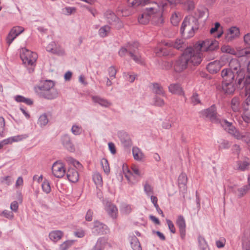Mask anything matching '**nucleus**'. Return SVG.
Wrapping results in <instances>:
<instances>
[{"instance_id": "f257e3e1", "label": "nucleus", "mask_w": 250, "mask_h": 250, "mask_svg": "<svg viewBox=\"0 0 250 250\" xmlns=\"http://www.w3.org/2000/svg\"><path fill=\"white\" fill-rule=\"evenodd\" d=\"M183 0H165L155 3L153 6H148L144 9L138 18V21L142 24H146L150 21L153 24L161 25L164 22L163 12L167 5V2L171 5L181 3Z\"/></svg>"}, {"instance_id": "f03ea898", "label": "nucleus", "mask_w": 250, "mask_h": 250, "mask_svg": "<svg viewBox=\"0 0 250 250\" xmlns=\"http://www.w3.org/2000/svg\"><path fill=\"white\" fill-rule=\"evenodd\" d=\"M201 61V53L193 48H187L175 61L173 68L175 72L180 73L186 69L188 64L198 65Z\"/></svg>"}, {"instance_id": "7ed1b4c3", "label": "nucleus", "mask_w": 250, "mask_h": 250, "mask_svg": "<svg viewBox=\"0 0 250 250\" xmlns=\"http://www.w3.org/2000/svg\"><path fill=\"white\" fill-rule=\"evenodd\" d=\"M199 28L198 20L194 17H186L180 28L182 36L185 38H190L193 36L195 31Z\"/></svg>"}, {"instance_id": "20e7f679", "label": "nucleus", "mask_w": 250, "mask_h": 250, "mask_svg": "<svg viewBox=\"0 0 250 250\" xmlns=\"http://www.w3.org/2000/svg\"><path fill=\"white\" fill-rule=\"evenodd\" d=\"M139 43L134 42L132 43H128L125 47H122L118 52L119 55L123 57L128 54L131 58L136 63H142L141 56L139 53Z\"/></svg>"}, {"instance_id": "39448f33", "label": "nucleus", "mask_w": 250, "mask_h": 250, "mask_svg": "<svg viewBox=\"0 0 250 250\" xmlns=\"http://www.w3.org/2000/svg\"><path fill=\"white\" fill-rule=\"evenodd\" d=\"M20 58L24 64L33 66L36 62L38 55L35 52L31 51L25 48H22L20 51Z\"/></svg>"}, {"instance_id": "423d86ee", "label": "nucleus", "mask_w": 250, "mask_h": 250, "mask_svg": "<svg viewBox=\"0 0 250 250\" xmlns=\"http://www.w3.org/2000/svg\"><path fill=\"white\" fill-rule=\"evenodd\" d=\"M195 48L200 53V51H213L219 48V43L215 40H206L201 43H196Z\"/></svg>"}, {"instance_id": "0eeeda50", "label": "nucleus", "mask_w": 250, "mask_h": 250, "mask_svg": "<svg viewBox=\"0 0 250 250\" xmlns=\"http://www.w3.org/2000/svg\"><path fill=\"white\" fill-rule=\"evenodd\" d=\"M104 17L109 24L117 25L118 28H120L122 26V23L119 18L111 10H107L105 12Z\"/></svg>"}, {"instance_id": "6e6552de", "label": "nucleus", "mask_w": 250, "mask_h": 250, "mask_svg": "<svg viewBox=\"0 0 250 250\" xmlns=\"http://www.w3.org/2000/svg\"><path fill=\"white\" fill-rule=\"evenodd\" d=\"M61 143L63 146L68 151L74 152L75 147L73 144L70 136L68 134H64L61 137Z\"/></svg>"}, {"instance_id": "1a4fd4ad", "label": "nucleus", "mask_w": 250, "mask_h": 250, "mask_svg": "<svg viewBox=\"0 0 250 250\" xmlns=\"http://www.w3.org/2000/svg\"><path fill=\"white\" fill-rule=\"evenodd\" d=\"M52 171L53 175L58 178H62L65 173L63 164L57 162L53 164L52 167Z\"/></svg>"}, {"instance_id": "9d476101", "label": "nucleus", "mask_w": 250, "mask_h": 250, "mask_svg": "<svg viewBox=\"0 0 250 250\" xmlns=\"http://www.w3.org/2000/svg\"><path fill=\"white\" fill-rule=\"evenodd\" d=\"M236 74L228 68H224L221 72L222 82H234Z\"/></svg>"}, {"instance_id": "9b49d317", "label": "nucleus", "mask_w": 250, "mask_h": 250, "mask_svg": "<svg viewBox=\"0 0 250 250\" xmlns=\"http://www.w3.org/2000/svg\"><path fill=\"white\" fill-rule=\"evenodd\" d=\"M40 97L47 100H52L56 98L58 96V92L54 87L43 92H40L37 94Z\"/></svg>"}, {"instance_id": "f8f14e48", "label": "nucleus", "mask_w": 250, "mask_h": 250, "mask_svg": "<svg viewBox=\"0 0 250 250\" xmlns=\"http://www.w3.org/2000/svg\"><path fill=\"white\" fill-rule=\"evenodd\" d=\"M176 224L179 228L180 237L184 240L186 236V222L184 217L180 215L178 216L176 221Z\"/></svg>"}, {"instance_id": "ddd939ff", "label": "nucleus", "mask_w": 250, "mask_h": 250, "mask_svg": "<svg viewBox=\"0 0 250 250\" xmlns=\"http://www.w3.org/2000/svg\"><path fill=\"white\" fill-rule=\"evenodd\" d=\"M222 125L225 127L226 130H228V132L233 136L236 139L240 136V132L232 125L231 123L228 122L226 120H224L221 123Z\"/></svg>"}, {"instance_id": "4468645a", "label": "nucleus", "mask_w": 250, "mask_h": 250, "mask_svg": "<svg viewBox=\"0 0 250 250\" xmlns=\"http://www.w3.org/2000/svg\"><path fill=\"white\" fill-rule=\"evenodd\" d=\"M228 68L236 75L244 72L241 68L240 62L237 59H231L229 62Z\"/></svg>"}, {"instance_id": "2eb2a0df", "label": "nucleus", "mask_w": 250, "mask_h": 250, "mask_svg": "<svg viewBox=\"0 0 250 250\" xmlns=\"http://www.w3.org/2000/svg\"><path fill=\"white\" fill-rule=\"evenodd\" d=\"M54 84L53 81L46 80L41 83L39 85L35 87V90L36 93L38 94L40 93V92H43L45 90L54 88Z\"/></svg>"}, {"instance_id": "dca6fc26", "label": "nucleus", "mask_w": 250, "mask_h": 250, "mask_svg": "<svg viewBox=\"0 0 250 250\" xmlns=\"http://www.w3.org/2000/svg\"><path fill=\"white\" fill-rule=\"evenodd\" d=\"M109 229L108 227L98 221H95V234L104 235L108 234Z\"/></svg>"}, {"instance_id": "f3484780", "label": "nucleus", "mask_w": 250, "mask_h": 250, "mask_svg": "<svg viewBox=\"0 0 250 250\" xmlns=\"http://www.w3.org/2000/svg\"><path fill=\"white\" fill-rule=\"evenodd\" d=\"M221 68V65L220 64V62L218 61H214L208 63L206 67L208 72L211 74L218 73Z\"/></svg>"}, {"instance_id": "a211bd4d", "label": "nucleus", "mask_w": 250, "mask_h": 250, "mask_svg": "<svg viewBox=\"0 0 250 250\" xmlns=\"http://www.w3.org/2000/svg\"><path fill=\"white\" fill-rule=\"evenodd\" d=\"M105 209L111 218L113 219L117 218L118 208L115 205L110 202H107L105 206Z\"/></svg>"}, {"instance_id": "6ab92c4d", "label": "nucleus", "mask_w": 250, "mask_h": 250, "mask_svg": "<svg viewBox=\"0 0 250 250\" xmlns=\"http://www.w3.org/2000/svg\"><path fill=\"white\" fill-rule=\"evenodd\" d=\"M122 145L125 147H129L132 145L131 140L129 135L125 132H120L118 134Z\"/></svg>"}, {"instance_id": "aec40b11", "label": "nucleus", "mask_w": 250, "mask_h": 250, "mask_svg": "<svg viewBox=\"0 0 250 250\" xmlns=\"http://www.w3.org/2000/svg\"><path fill=\"white\" fill-rule=\"evenodd\" d=\"M169 92L173 94L178 95H184V92L181 86L178 83H171L168 87Z\"/></svg>"}, {"instance_id": "412c9836", "label": "nucleus", "mask_w": 250, "mask_h": 250, "mask_svg": "<svg viewBox=\"0 0 250 250\" xmlns=\"http://www.w3.org/2000/svg\"><path fill=\"white\" fill-rule=\"evenodd\" d=\"M66 176L68 180L72 183L77 182L79 180V175L75 168H70L66 172Z\"/></svg>"}, {"instance_id": "4be33fe9", "label": "nucleus", "mask_w": 250, "mask_h": 250, "mask_svg": "<svg viewBox=\"0 0 250 250\" xmlns=\"http://www.w3.org/2000/svg\"><path fill=\"white\" fill-rule=\"evenodd\" d=\"M205 115L211 121H215L217 119V111L215 105L213 104L208 108L205 110Z\"/></svg>"}, {"instance_id": "5701e85b", "label": "nucleus", "mask_w": 250, "mask_h": 250, "mask_svg": "<svg viewBox=\"0 0 250 250\" xmlns=\"http://www.w3.org/2000/svg\"><path fill=\"white\" fill-rule=\"evenodd\" d=\"M222 86L224 92L228 94H232L236 88L234 82H222Z\"/></svg>"}, {"instance_id": "b1692460", "label": "nucleus", "mask_w": 250, "mask_h": 250, "mask_svg": "<svg viewBox=\"0 0 250 250\" xmlns=\"http://www.w3.org/2000/svg\"><path fill=\"white\" fill-rule=\"evenodd\" d=\"M173 47L183 52L187 48H192L188 47L186 42L183 39H177L173 42Z\"/></svg>"}, {"instance_id": "393cba45", "label": "nucleus", "mask_w": 250, "mask_h": 250, "mask_svg": "<svg viewBox=\"0 0 250 250\" xmlns=\"http://www.w3.org/2000/svg\"><path fill=\"white\" fill-rule=\"evenodd\" d=\"M46 50L49 52L53 54H57L59 55H62L64 54L63 50H59L57 49L56 43L54 42H51L46 46Z\"/></svg>"}, {"instance_id": "a878e982", "label": "nucleus", "mask_w": 250, "mask_h": 250, "mask_svg": "<svg viewBox=\"0 0 250 250\" xmlns=\"http://www.w3.org/2000/svg\"><path fill=\"white\" fill-rule=\"evenodd\" d=\"M131 246L133 250H142L138 239L134 234L129 236Z\"/></svg>"}, {"instance_id": "bb28decb", "label": "nucleus", "mask_w": 250, "mask_h": 250, "mask_svg": "<svg viewBox=\"0 0 250 250\" xmlns=\"http://www.w3.org/2000/svg\"><path fill=\"white\" fill-rule=\"evenodd\" d=\"M108 238L106 237L99 238L95 245V250H104L107 244Z\"/></svg>"}, {"instance_id": "cd10ccee", "label": "nucleus", "mask_w": 250, "mask_h": 250, "mask_svg": "<svg viewBox=\"0 0 250 250\" xmlns=\"http://www.w3.org/2000/svg\"><path fill=\"white\" fill-rule=\"evenodd\" d=\"M244 72L236 75L235 78V83H234L236 87L241 88L245 86V85H244Z\"/></svg>"}, {"instance_id": "c85d7f7f", "label": "nucleus", "mask_w": 250, "mask_h": 250, "mask_svg": "<svg viewBox=\"0 0 250 250\" xmlns=\"http://www.w3.org/2000/svg\"><path fill=\"white\" fill-rule=\"evenodd\" d=\"M63 235V232L62 231L55 230L50 232L49 237L51 240L56 243L62 238Z\"/></svg>"}, {"instance_id": "c756f323", "label": "nucleus", "mask_w": 250, "mask_h": 250, "mask_svg": "<svg viewBox=\"0 0 250 250\" xmlns=\"http://www.w3.org/2000/svg\"><path fill=\"white\" fill-rule=\"evenodd\" d=\"M231 108L234 112L240 111V98L238 97H234L231 101Z\"/></svg>"}, {"instance_id": "7c9ffc66", "label": "nucleus", "mask_w": 250, "mask_h": 250, "mask_svg": "<svg viewBox=\"0 0 250 250\" xmlns=\"http://www.w3.org/2000/svg\"><path fill=\"white\" fill-rule=\"evenodd\" d=\"M152 91L156 95L166 96V93L162 86L158 83H152Z\"/></svg>"}, {"instance_id": "2f4dec72", "label": "nucleus", "mask_w": 250, "mask_h": 250, "mask_svg": "<svg viewBox=\"0 0 250 250\" xmlns=\"http://www.w3.org/2000/svg\"><path fill=\"white\" fill-rule=\"evenodd\" d=\"M132 154L134 159L137 161H142L145 156L141 150L137 147H133Z\"/></svg>"}, {"instance_id": "473e14b6", "label": "nucleus", "mask_w": 250, "mask_h": 250, "mask_svg": "<svg viewBox=\"0 0 250 250\" xmlns=\"http://www.w3.org/2000/svg\"><path fill=\"white\" fill-rule=\"evenodd\" d=\"M236 164L237 169L242 171L248 170L250 165L249 161H238Z\"/></svg>"}, {"instance_id": "72a5a7b5", "label": "nucleus", "mask_w": 250, "mask_h": 250, "mask_svg": "<svg viewBox=\"0 0 250 250\" xmlns=\"http://www.w3.org/2000/svg\"><path fill=\"white\" fill-rule=\"evenodd\" d=\"M188 178L185 173H182L178 177V183L180 188L185 189L186 187Z\"/></svg>"}, {"instance_id": "f704fd0d", "label": "nucleus", "mask_w": 250, "mask_h": 250, "mask_svg": "<svg viewBox=\"0 0 250 250\" xmlns=\"http://www.w3.org/2000/svg\"><path fill=\"white\" fill-rule=\"evenodd\" d=\"M198 241L199 244V247L200 250H208V244L205 240L204 237L199 235L198 237Z\"/></svg>"}, {"instance_id": "c9c22d12", "label": "nucleus", "mask_w": 250, "mask_h": 250, "mask_svg": "<svg viewBox=\"0 0 250 250\" xmlns=\"http://www.w3.org/2000/svg\"><path fill=\"white\" fill-rule=\"evenodd\" d=\"M246 105H244V109L245 110L244 115L243 117L244 121L246 123L250 122V103H246Z\"/></svg>"}, {"instance_id": "e433bc0d", "label": "nucleus", "mask_w": 250, "mask_h": 250, "mask_svg": "<svg viewBox=\"0 0 250 250\" xmlns=\"http://www.w3.org/2000/svg\"><path fill=\"white\" fill-rule=\"evenodd\" d=\"M181 19V15L179 12H174L171 16V23L174 26H177Z\"/></svg>"}, {"instance_id": "4c0bfd02", "label": "nucleus", "mask_w": 250, "mask_h": 250, "mask_svg": "<svg viewBox=\"0 0 250 250\" xmlns=\"http://www.w3.org/2000/svg\"><path fill=\"white\" fill-rule=\"evenodd\" d=\"M95 103L99 104L102 106L108 107L111 105L112 104L107 100L98 96H95Z\"/></svg>"}, {"instance_id": "58836bf2", "label": "nucleus", "mask_w": 250, "mask_h": 250, "mask_svg": "<svg viewBox=\"0 0 250 250\" xmlns=\"http://www.w3.org/2000/svg\"><path fill=\"white\" fill-rule=\"evenodd\" d=\"M250 189V184L249 183L248 185L244 186L242 188H238L237 190L238 193H237L236 191L234 192L236 194H237L238 197L241 198L246 194Z\"/></svg>"}, {"instance_id": "ea45409f", "label": "nucleus", "mask_w": 250, "mask_h": 250, "mask_svg": "<svg viewBox=\"0 0 250 250\" xmlns=\"http://www.w3.org/2000/svg\"><path fill=\"white\" fill-rule=\"evenodd\" d=\"M15 100L17 102L24 103L28 105H31L33 104V102L31 99L25 98L21 95L16 96Z\"/></svg>"}, {"instance_id": "a19ab883", "label": "nucleus", "mask_w": 250, "mask_h": 250, "mask_svg": "<svg viewBox=\"0 0 250 250\" xmlns=\"http://www.w3.org/2000/svg\"><path fill=\"white\" fill-rule=\"evenodd\" d=\"M48 121L49 120L47 114L43 113L39 117L37 123L40 127H43L47 125Z\"/></svg>"}, {"instance_id": "79ce46f5", "label": "nucleus", "mask_w": 250, "mask_h": 250, "mask_svg": "<svg viewBox=\"0 0 250 250\" xmlns=\"http://www.w3.org/2000/svg\"><path fill=\"white\" fill-rule=\"evenodd\" d=\"M240 34L239 29L235 26H232L229 29L228 35H230V36L229 38H231V40L234 38L237 37Z\"/></svg>"}, {"instance_id": "37998d69", "label": "nucleus", "mask_w": 250, "mask_h": 250, "mask_svg": "<svg viewBox=\"0 0 250 250\" xmlns=\"http://www.w3.org/2000/svg\"><path fill=\"white\" fill-rule=\"evenodd\" d=\"M238 140H241L245 142L249 146H250V133L245 132L244 133H240V136L236 138Z\"/></svg>"}, {"instance_id": "c03bdc74", "label": "nucleus", "mask_w": 250, "mask_h": 250, "mask_svg": "<svg viewBox=\"0 0 250 250\" xmlns=\"http://www.w3.org/2000/svg\"><path fill=\"white\" fill-rule=\"evenodd\" d=\"M101 165L104 172L106 174H109L110 172V167L107 160L105 158L102 159L101 160Z\"/></svg>"}, {"instance_id": "a18cd8bd", "label": "nucleus", "mask_w": 250, "mask_h": 250, "mask_svg": "<svg viewBox=\"0 0 250 250\" xmlns=\"http://www.w3.org/2000/svg\"><path fill=\"white\" fill-rule=\"evenodd\" d=\"M123 171L125 174V176L128 181V182L130 184H133L134 182H133L131 180V178L133 177L132 173L129 170L127 167H123Z\"/></svg>"}, {"instance_id": "49530a36", "label": "nucleus", "mask_w": 250, "mask_h": 250, "mask_svg": "<svg viewBox=\"0 0 250 250\" xmlns=\"http://www.w3.org/2000/svg\"><path fill=\"white\" fill-rule=\"evenodd\" d=\"M231 146V143L228 140H221L219 143L218 148L219 149H229Z\"/></svg>"}, {"instance_id": "de8ad7c7", "label": "nucleus", "mask_w": 250, "mask_h": 250, "mask_svg": "<svg viewBox=\"0 0 250 250\" xmlns=\"http://www.w3.org/2000/svg\"><path fill=\"white\" fill-rule=\"evenodd\" d=\"M110 27L108 25L102 27L99 30V34L101 37H105L109 32Z\"/></svg>"}, {"instance_id": "09e8293b", "label": "nucleus", "mask_w": 250, "mask_h": 250, "mask_svg": "<svg viewBox=\"0 0 250 250\" xmlns=\"http://www.w3.org/2000/svg\"><path fill=\"white\" fill-rule=\"evenodd\" d=\"M67 160L73 165L76 169L80 170L83 167L82 164L79 161L72 157H68Z\"/></svg>"}, {"instance_id": "8fccbe9b", "label": "nucleus", "mask_w": 250, "mask_h": 250, "mask_svg": "<svg viewBox=\"0 0 250 250\" xmlns=\"http://www.w3.org/2000/svg\"><path fill=\"white\" fill-rule=\"evenodd\" d=\"M127 4L129 6L137 7L139 5H144L143 0H127Z\"/></svg>"}, {"instance_id": "3c124183", "label": "nucleus", "mask_w": 250, "mask_h": 250, "mask_svg": "<svg viewBox=\"0 0 250 250\" xmlns=\"http://www.w3.org/2000/svg\"><path fill=\"white\" fill-rule=\"evenodd\" d=\"M71 132L75 135H79L83 132V129L81 126L74 125L71 127Z\"/></svg>"}, {"instance_id": "603ef678", "label": "nucleus", "mask_w": 250, "mask_h": 250, "mask_svg": "<svg viewBox=\"0 0 250 250\" xmlns=\"http://www.w3.org/2000/svg\"><path fill=\"white\" fill-rule=\"evenodd\" d=\"M42 190L48 194L50 193L51 191V187L50 183L47 180H45L42 185Z\"/></svg>"}, {"instance_id": "864d4df0", "label": "nucleus", "mask_w": 250, "mask_h": 250, "mask_svg": "<svg viewBox=\"0 0 250 250\" xmlns=\"http://www.w3.org/2000/svg\"><path fill=\"white\" fill-rule=\"evenodd\" d=\"M109 77L111 80H113L116 78L117 70L113 66H111L107 69Z\"/></svg>"}, {"instance_id": "5fc2aeb1", "label": "nucleus", "mask_w": 250, "mask_h": 250, "mask_svg": "<svg viewBox=\"0 0 250 250\" xmlns=\"http://www.w3.org/2000/svg\"><path fill=\"white\" fill-rule=\"evenodd\" d=\"M154 105L162 107L165 105V102L163 99L155 95L153 98Z\"/></svg>"}, {"instance_id": "6e6d98bb", "label": "nucleus", "mask_w": 250, "mask_h": 250, "mask_svg": "<svg viewBox=\"0 0 250 250\" xmlns=\"http://www.w3.org/2000/svg\"><path fill=\"white\" fill-rule=\"evenodd\" d=\"M28 136L26 134L19 135L13 137H9L11 143L15 142H18L26 138Z\"/></svg>"}, {"instance_id": "4d7b16f0", "label": "nucleus", "mask_w": 250, "mask_h": 250, "mask_svg": "<svg viewBox=\"0 0 250 250\" xmlns=\"http://www.w3.org/2000/svg\"><path fill=\"white\" fill-rule=\"evenodd\" d=\"M17 37V34H14L12 31L10 30L6 38L7 43L10 45Z\"/></svg>"}, {"instance_id": "13d9d810", "label": "nucleus", "mask_w": 250, "mask_h": 250, "mask_svg": "<svg viewBox=\"0 0 250 250\" xmlns=\"http://www.w3.org/2000/svg\"><path fill=\"white\" fill-rule=\"evenodd\" d=\"M123 77H124L125 80L130 83L133 82L135 79V75L132 74L129 72H124L123 73Z\"/></svg>"}, {"instance_id": "bf43d9fd", "label": "nucleus", "mask_w": 250, "mask_h": 250, "mask_svg": "<svg viewBox=\"0 0 250 250\" xmlns=\"http://www.w3.org/2000/svg\"><path fill=\"white\" fill-rule=\"evenodd\" d=\"M96 179V180H95V184L97 185L98 187H101L103 186V179L102 176L99 173H95V179Z\"/></svg>"}, {"instance_id": "052dcab7", "label": "nucleus", "mask_w": 250, "mask_h": 250, "mask_svg": "<svg viewBox=\"0 0 250 250\" xmlns=\"http://www.w3.org/2000/svg\"><path fill=\"white\" fill-rule=\"evenodd\" d=\"M5 129V120L2 116L0 117V136H4V130Z\"/></svg>"}, {"instance_id": "680f3d73", "label": "nucleus", "mask_w": 250, "mask_h": 250, "mask_svg": "<svg viewBox=\"0 0 250 250\" xmlns=\"http://www.w3.org/2000/svg\"><path fill=\"white\" fill-rule=\"evenodd\" d=\"M117 12L119 15H121L122 16L126 17L129 16L131 11L126 8H121L119 7L117 9Z\"/></svg>"}, {"instance_id": "e2e57ef3", "label": "nucleus", "mask_w": 250, "mask_h": 250, "mask_svg": "<svg viewBox=\"0 0 250 250\" xmlns=\"http://www.w3.org/2000/svg\"><path fill=\"white\" fill-rule=\"evenodd\" d=\"M156 54L158 56H167L168 55L169 52L166 48H160L158 50L155 51Z\"/></svg>"}, {"instance_id": "0e129e2a", "label": "nucleus", "mask_w": 250, "mask_h": 250, "mask_svg": "<svg viewBox=\"0 0 250 250\" xmlns=\"http://www.w3.org/2000/svg\"><path fill=\"white\" fill-rule=\"evenodd\" d=\"M144 191L146 194L149 196L150 194L153 193V190L152 187L147 183L144 185Z\"/></svg>"}, {"instance_id": "69168bd1", "label": "nucleus", "mask_w": 250, "mask_h": 250, "mask_svg": "<svg viewBox=\"0 0 250 250\" xmlns=\"http://www.w3.org/2000/svg\"><path fill=\"white\" fill-rule=\"evenodd\" d=\"M73 244L72 241H66L62 244L60 246V250H67Z\"/></svg>"}, {"instance_id": "338daca9", "label": "nucleus", "mask_w": 250, "mask_h": 250, "mask_svg": "<svg viewBox=\"0 0 250 250\" xmlns=\"http://www.w3.org/2000/svg\"><path fill=\"white\" fill-rule=\"evenodd\" d=\"M166 222L170 231L172 233H175L176 232V229L173 222L170 220L168 219H166Z\"/></svg>"}, {"instance_id": "774afa93", "label": "nucleus", "mask_w": 250, "mask_h": 250, "mask_svg": "<svg viewBox=\"0 0 250 250\" xmlns=\"http://www.w3.org/2000/svg\"><path fill=\"white\" fill-rule=\"evenodd\" d=\"M131 206L129 205L124 204L122 205L121 211L125 214H129L131 211Z\"/></svg>"}]
</instances>
